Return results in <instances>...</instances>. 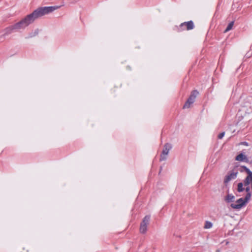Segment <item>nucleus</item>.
Segmentation results:
<instances>
[{
    "label": "nucleus",
    "instance_id": "obj_1",
    "mask_svg": "<svg viewBox=\"0 0 252 252\" xmlns=\"http://www.w3.org/2000/svg\"><path fill=\"white\" fill-rule=\"evenodd\" d=\"M58 8V7L55 6H45L38 8L32 13L27 15L19 22L6 28L4 30V35H8L13 32L25 29L36 19L52 12Z\"/></svg>",
    "mask_w": 252,
    "mask_h": 252
},
{
    "label": "nucleus",
    "instance_id": "obj_2",
    "mask_svg": "<svg viewBox=\"0 0 252 252\" xmlns=\"http://www.w3.org/2000/svg\"><path fill=\"white\" fill-rule=\"evenodd\" d=\"M245 171L247 173V176L244 180L245 191L246 193H252V172L246 166H243Z\"/></svg>",
    "mask_w": 252,
    "mask_h": 252
},
{
    "label": "nucleus",
    "instance_id": "obj_3",
    "mask_svg": "<svg viewBox=\"0 0 252 252\" xmlns=\"http://www.w3.org/2000/svg\"><path fill=\"white\" fill-rule=\"evenodd\" d=\"M251 196V193H247L244 198H240L237 200L235 203H231L230 205L231 207L235 209L239 210L241 209L250 201Z\"/></svg>",
    "mask_w": 252,
    "mask_h": 252
},
{
    "label": "nucleus",
    "instance_id": "obj_4",
    "mask_svg": "<svg viewBox=\"0 0 252 252\" xmlns=\"http://www.w3.org/2000/svg\"><path fill=\"white\" fill-rule=\"evenodd\" d=\"M199 94L197 90H193L191 92L190 96L187 99V101L185 103L183 108H189L190 107V105L194 103L196 99V96Z\"/></svg>",
    "mask_w": 252,
    "mask_h": 252
},
{
    "label": "nucleus",
    "instance_id": "obj_5",
    "mask_svg": "<svg viewBox=\"0 0 252 252\" xmlns=\"http://www.w3.org/2000/svg\"><path fill=\"white\" fill-rule=\"evenodd\" d=\"M238 172L236 169H233L225 176L223 183L226 185L231 180L235 179L237 178Z\"/></svg>",
    "mask_w": 252,
    "mask_h": 252
},
{
    "label": "nucleus",
    "instance_id": "obj_6",
    "mask_svg": "<svg viewBox=\"0 0 252 252\" xmlns=\"http://www.w3.org/2000/svg\"><path fill=\"white\" fill-rule=\"evenodd\" d=\"M172 148L171 144L167 143L164 145L163 149L160 155V161H163L166 159V156L168 154L169 151Z\"/></svg>",
    "mask_w": 252,
    "mask_h": 252
},
{
    "label": "nucleus",
    "instance_id": "obj_7",
    "mask_svg": "<svg viewBox=\"0 0 252 252\" xmlns=\"http://www.w3.org/2000/svg\"><path fill=\"white\" fill-rule=\"evenodd\" d=\"M150 220V216H146L142 222L141 223L140 226V232L141 233H145L147 231V225L149 224V221Z\"/></svg>",
    "mask_w": 252,
    "mask_h": 252
},
{
    "label": "nucleus",
    "instance_id": "obj_8",
    "mask_svg": "<svg viewBox=\"0 0 252 252\" xmlns=\"http://www.w3.org/2000/svg\"><path fill=\"white\" fill-rule=\"evenodd\" d=\"M180 27L182 30H190L194 28V24L192 21H190L182 23L180 25Z\"/></svg>",
    "mask_w": 252,
    "mask_h": 252
},
{
    "label": "nucleus",
    "instance_id": "obj_9",
    "mask_svg": "<svg viewBox=\"0 0 252 252\" xmlns=\"http://www.w3.org/2000/svg\"><path fill=\"white\" fill-rule=\"evenodd\" d=\"M235 160L239 161H245L248 162V159L246 156L242 153L239 154L235 158Z\"/></svg>",
    "mask_w": 252,
    "mask_h": 252
},
{
    "label": "nucleus",
    "instance_id": "obj_10",
    "mask_svg": "<svg viewBox=\"0 0 252 252\" xmlns=\"http://www.w3.org/2000/svg\"><path fill=\"white\" fill-rule=\"evenodd\" d=\"M235 196L232 194L227 193L224 197V200L227 203L233 202Z\"/></svg>",
    "mask_w": 252,
    "mask_h": 252
},
{
    "label": "nucleus",
    "instance_id": "obj_11",
    "mask_svg": "<svg viewBox=\"0 0 252 252\" xmlns=\"http://www.w3.org/2000/svg\"><path fill=\"white\" fill-rule=\"evenodd\" d=\"M244 181L243 182L239 183L237 184V191L239 192H243L245 190L246 187L245 188Z\"/></svg>",
    "mask_w": 252,
    "mask_h": 252
},
{
    "label": "nucleus",
    "instance_id": "obj_12",
    "mask_svg": "<svg viewBox=\"0 0 252 252\" xmlns=\"http://www.w3.org/2000/svg\"><path fill=\"white\" fill-rule=\"evenodd\" d=\"M233 25H234V22H231L230 23H229V24L228 25L226 29L224 31V32H226L229 31L230 30H231L232 29Z\"/></svg>",
    "mask_w": 252,
    "mask_h": 252
},
{
    "label": "nucleus",
    "instance_id": "obj_13",
    "mask_svg": "<svg viewBox=\"0 0 252 252\" xmlns=\"http://www.w3.org/2000/svg\"><path fill=\"white\" fill-rule=\"evenodd\" d=\"M212 227V223L208 221L205 222L204 228L206 229L210 228Z\"/></svg>",
    "mask_w": 252,
    "mask_h": 252
},
{
    "label": "nucleus",
    "instance_id": "obj_14",
    "mask_svg": "<svg viewBox=\"0 0 252 252\" xmlns=\"http://www.w3.org/2000/svg\"><path fill=\"white\" fill-rule=\"evenodd\" d=\"M38 33V30H35L33 32L31 33L29 35V36L28 37V38H31L33 36H36Z\"/></svg>",
    "mask_w": 252,
    "mask_h": 252
},
{
    "label": "nucleus",
    "instance_id": "obj_15",
    "mask_svg": "<svg viewBox=\"0 0 252 252\" xmlns=\"http://www.w3.org/2000/svg\"><path fill=\"white\" fill-rule=\"evenodd\" d=\"M224 134H225V132H221L218 135V138L222 139V137L224 136Z\"/></svg>",
    "mask_w": 252,
    "mask_h": 252
},
{
    "label": "nucleus",
    "instance_id": "obj_16",
    "mask_svg": "<svg viewBox=\"0 0 252 252\" xmlns=\"http://www.w3.org/2000/svg\"><path fill=\"white\" fill-rule=\"evenodd\" d=\"M242 144L244 145H245V146H248V143L247 142H244L242 143Z\"/></svg>",
    "mask_w": 252,
    "mask_h": 252
}]
</instances>
